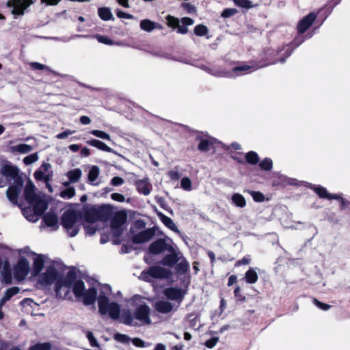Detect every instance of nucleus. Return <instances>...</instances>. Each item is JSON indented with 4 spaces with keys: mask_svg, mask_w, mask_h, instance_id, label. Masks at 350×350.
Here are the masks:
<instances>
[{
    "mask_svg": "<svg viewBox=\"0 0 350 350\" xmlns=\"http://www.w3.org/2000/svg\"><path fill=\"white\" fill-rule=\"evenodd\" d=\"M128 307L133 310L124 309L122 312V323L131 326L149 325L152 321L150 317V308L146 301V298L140 295H134L128 301Z\"/></svg>",
    "mask_w": 350,
    "mask_h": 350,
    "instance_id": "nucleus-1",
    "label": "nucleus"
},
{
    "mask_svg": "<svg viewBox=\"0 0 350 350\" xmlns=\"http://www.w3.org/2000/svg\"><path fill=\"white\" fill-rule=\"evenodd\" d=\"M70 289L72 290L75 297L82 298L85 305L93 304L96 300L97 295L94 288H90L86 290L83 281L77 280L73 272H68L63 281L58 282L56 285V292L62 297H67Z\"/></svg>",
    "mask_w": 350,
    "mask_h": 350,
    "instance_id": "nucleus-2",
    "label": "nucleus"
},
{
    "mask_svg": "<svg viewBox=\"0 0 350 350\" xmlns=\"http://www.w3.org/2000/svg\"><path fill=\"white\" fill-rule=\"evenodd\" d=\"M111 293V287L109 285L101 286L98 297V311L102 315L108 316L113 320H120L122 323L121 306L118 303L109 300Z\"/></svg>",
    "mask_w": 350,
    "mask_h": 350,
    "instance_id": "nucleus-3",
    "label": "nucleus"
},
{
    "mask_svg": "<svg viewBox=\"0 0 350 350\" xmlns=\"http://www.w3.org/2000/svg\"><path fill=\"white\" fill-rule=\"evenodd\" d=\"M62 224L70 237H75L81 226V215L75 210L66 211L62 217Z\"/></svg>",
    "mask_w": 350,
    "mask_h": 350,
    "instance_id": "nucleus-4",
    "label": "nucleus"
},
{
    "mask_svg": "<svg viewBox=\"0 0 350 350\" xmlns=\"http://www.w3.org/2000/svg\"><path fill=\"white\" fill-rule=\"evenodd\" d=\"M57 0H41L42 3L47 5H57ZM33 0H9L7 6L10 8L13 15L22 16L25 11L33 4Z\"/></svg>",
    "mask_w": 350,
    "mask_h": 350,
    "instance_id": "nucleus-5",
    "label": "nucleus"
},
{
    "mask_svg": "<svg viewBox=\"0 0 350 350\" xmlns=\"http://www.w3.org/2000/svg\"><path fill=\"white\" fill-rule=\"evenodd\" d=\"M111 211L110 206H92L86 210L85 219L87 222L93 224L99 220L106 219Z\"/></svg>",
    "mask_w": 350,
    "mask_h": 350,
    "instance_id": "nucleus-6",
    "label": "nucleus"
},
{
    "mask_svg": "<svg viewBox=\"0 0 350 350\" xmlns=\"http://www.w3.org/2000/svg\"><path fill=\"white\" fill-rule=\"evenodd\" d=\"M33 207L22 208V205H19L22 209L23 213L25 218L31 222H36L40 215L48 207L47 200H40L37 204H31Z\"/></svg>",
    "mask_w": 350,
    "mask_h": 350,
    "instance_id": "nucleus-7",
    "label": "nucleus"
},
{
    "mask_svg": "<svg viewBox=\"0 0 350 350\" xmlns=\"http://www.w3.org/2000/svg\"><path fill=\"white\" fill-rule=\"evenodd\" d=\"M171 275V272L165 268L153 266L146 271H143L139 278L146 281L150 282L152 279H163L167 278Z\"/></svg>",
    "mask_w": 350,
    "mask_h": 350,
    "instance_id": "nucleus-8",
    "label": "nucleus"
},
{
    "mask_svg": "<svg viewBox=\"0 0 350 350\" xmlns=\"http://www.w3.org/2000/svg\"><path fill=\"white\" fill-rule=\"evenodd\" d=\"M166 21L169 27L177 28V32L181 34L187 33V26L193 24V20L189 17H184L179 21L177 18L170 15L166 16Z\"/></svg>",
    "mask_w": 350,
    "mask_h": 350,
    "instance_id": "nucleus-9",
    "label": "nucleus"
},
{
    "mask_svg": "<svg viewBox=\"0 0 350 350\" xmlns=\"http://www.w3.org/2000/svg\"><path fill=\"white\" fill-rule=\"evenodd\" d=\"M58 271L54 264L48 265L44 272L40 273L36 277L37 282L41 286H46L52 284L57 278Z\"/></svg>",
    "mask_w": 350,
    "mask_h": 350,
    "instance_id": "nucleus-10",
    "label": "nucleus"
},
{
    "mask_svg": "<svg viewBox=\"0 0 350 350\" xmlns=\"http://www.w3.org/2000/svg\"><path fill=\"white\" fill-rule=\"evenodd\" d=\"M24 197L27 202L31 204H37L40 200H46V196L41 193L35 192V186L31 180L26 183Z\"/></svg>",
    "mask_w": 350,
    "mask_h": 350,
    "instance_id": "nucleus-11",
    "label": "nucleus"
},
{
    "mask_svg": "<svg viewBox=\"0 0 350 350\" xmlns=\"http://www.w3.org/2000/svg\"><path fill=\"white\" fill-rule=\"evenodd\" d=\"M186 292L178 288L170 287L167 288L163 291V295L168 299L170 300L175 306L179 308Z\"/></svg>",
    "mask_w": 350,
    "mask_h": 350,
    "instance_id": "nucleus-12",
    "label": "nucleus"
},
{
    "mask_svg": "<svg viewBox=\"0 0 350 350\" xmlns=\"http://www.w3.org/2000/svg\"><path fill=\"white\" fill-rule=\"evenodd\" d=\"M258 69V67H253L248 65L237 66L233 68L232 72L225 70L211 72V74L220 77H235L239 75V72H247Z\"/></svg>",
    "mask_w": 350,
    "mask_h": 350,
    "instance_id": "nucleus-13",
    "label": "nucleus"
},
{
    "mask_svg": "<svg viewBox=\"0 0 350 350\" xmlns=\"http://www.w3.org/2000/svg\"><path fill=\"white\" fill-rule=\"evenodd\" d=\"M23 186V182L17 178L16 185L10 187L6 191L8 200L14 204H18V198Z\"/></svg>",
    "mask_w": 350,
    "mask_h": 350,
    "instance_id": "nucleus-14",
    "label": "nucleus"
},
{
    "mask_svg": "<svg viewBox=\"0 0 350 350\" xmlns=\"http://www.w3.org/2000/svg\"><path fill=\"white\" fill-rule=\"evenodd\" d=\"M51 168V165L49 163H43L41 167L34 172V177L38 180H43L45 183L49 182L52 177V172L46 174Z\"/></svg>",
    "mask_w": 350,
    "mask_h": 350,
    "instance_id": "nucleus-15",
    "label": "nucleus"
},
{
    "mask_svg": "<svg viewBox=\"0 0 350 350\" xmlns=\"http://www.w3.org/2000/svg\"><path fill=\"white\" fill-rule=\"evenodd\" d=\"M154 308L159 313L167 314L176 310L178 308L169 300H159L155 303Z\"/></svg>",
    "mask_w": 350,
    "mask_h": 350,
    "instance_id": "nucleus-16",
    "label": "nucleus"
},
{
    "mask_svg": "<svg viewBox=\"0 0 350 350\" xmlns=\"http://www.w3.org/2000/svg\"><path fill=\"white\" fill-rule=\"evenodd\" d=\"M126 221V215L122 211L115 213L111 221V228L117 235L120 234V228Z\"/></svg>",
    "mask_w": 350,
    "mask_h": 350,
    "instance_id": "nucleus-17",
    "label": "nucleus"
},
{
    "mask_svg": "<svg viewBox=\"0 0 350 350\" xmlns=\"http://www.w3.org/2000/svg\"><path fill=\"white\" fill-rule=\"evenodd\" d=\"M172 252L170 254L166 255L161 260V264L167 267H173L181 259V253L174 250L172 247L169 248Z\"/></svg>",
    "mask_w": 350,
    "mask_h": 350,
    "instance_id": "nucleus-18",
    "label": "nucleus"
},
{
    "mask_svg": "<svg viewBox=\"0 0 350 350\" xmlns=\"http://www.w3.org/2000/svg\"><path fill=\"white\" fill-rule=\"evenodd\" d=\"M317 18L316 14L311 12L304 16L297 25V30L299 33H304L314 23Z\"/></svg>",
    "mask_w": 350,
    "mask_h": 350,
    "instance_id": "nucleus-19",
    "label": "nucleus"
},
{
    "mask_svg": "<svg viewBox=\"0 0 350 350\" xmlns=\"http://www.w3.org/2000/svg\"><path fill=\"white\" fill-rule=\"evenodd\" d=\"M1 174L10 180V179H15L18 177V169L11 164L6 163L3 165L1 169Z\"/></svg>",
    "mask_w": 350,
    "mask_h": 350,
    "instance_id": "nucleus-20",
    "label": "nucleus"
},
{
    "mask_svg": "<svg viewBox=\"0 0 350 350\" xmlns=\"http://www.w3.org/2000/svg\"><path fill=\"white\" fill-rule=\"evenodd\" d=\"M135 186L137 191L144 196H148L151 192L152 185L147 178L137 180Z\"/></svg>",
    "mask_w": 350,
    "mask_h": 350,
    "instance_id": "nucleus-21",
    "label": "nucleus"
},
{
    "mask_svg": "<svg viewBox=\"0 0 350 350\" xmlns=\"http://www.w3.org/2000/svg\"><path fill=\"white\" fill-rule=\"evenodd\" d=\"M153 235L154 232L152 230H146L135 235L133 241L136 243H142L150 241Z\"/></svg>",
    "mask_w": 350,
    "mask_h": 350,
    "instance_id": "nucleus-22",
    "label": "nucleus"
},
{
    "mask_svg": "<svg viewBox=\"0 0 350 350\" xmlns=\"http://www.w3.org/2000/svg\"><path fill=\"white\" fill-rule=\"evenodd\" d=\"M8 150L12 153L27 154L32 151L33 147L26 144H19L14 146H9Z\"/></svg>",
    "mask_w": 350,
    "mask_h": 350,
    "instance_id": "nucleus-23",
    "label": "nucleus"
},
{
    "mask_svg": "<svg viewBox=\"0 0 350 350\" xmlns=\"http://www.w3.org/2000/svg\"><path fill=\"white\" fill-rule=\"evenodd\" d=\"M166 249V244L164 240L159 239L153 242L149 247L150 253L152 254H159Z\"/></svg>",
    "mask_w": 350,
    "mask_h": 350,
    "instance_id": "nucleus-24",
    "label": "nucleus"
},
{
    "mask_svg": "<svg viewBox=\"0 0 350 350\" xmlns=\"http://www.w3.org/2000/svg\"><path fill=\"white\" fill-rule=\"evenodd\" d=\"M157 215L166 227L175 232L180 233L178 228L170 217L165 215L161 212H157Z\"/></svg>",
    "mask_w": 350,
    "mask_h": 350,
    "instance_id": "nucleus-25",
    "label": "nucleus"
},
{
    "mask_svg": "<svg viewBox=\"0 0 350 350\" xmlns=\"http://www.w3.org/2000/svg\"><path fill=\"white\" fill-rule=\"evenodd\" d=\"M43 221L48 226L53 228L54 230L58 228V219L55 214L48 213L43 217Z\"/></svg>",
    "mask_w": 350,
    "mask_h": 350,
    "instance_id": "nucleus-26",
    "label": "nucleus"
},
{
    "mask_svg": "<svg viewBox=\"0 0 350 350\" xmlns=\"http://www.w3.org/2000/svg\"><path fill=\"white\" fill-rule=\"evenodd\" d=\"M312 189L319 195L320 198H327L329 200L340 198V196L328 193L326 189L321 186H314L312 187Z\"/></svg>",
    "mask_w": 350,
    "mask_h": 350,
    "instance_id": "nucleus-27",
    "label": "nucleus"
},
{
    "mask_svg": "<svg viewBox=\"0 0 350 350\" xmlns=\"http://www.w3.org/2000/svg\"><path fill=\"white\" fill-rule=\"evenodd\" d=\"M87 143H88V144H89L93 147H95L100 150L116 154V151H114L111 148L108 146L106 144H105L102 141H100L98 139H91V140L88 141Z\"/></svg>",
    "mask_w": 350,
    "mask_h": 350,
    "instance_id": "nucleus-28",
    "label": "nucleus"
},
{
    "mask_svg": "<svg viewBox=\"0 0 350 350\" xmlns=\"http://www.w3.org/2000/svg\"><path fill=\"white\" fill-rule=\"evenodd\" d=\"M66 176L70 180V183H75L81 178L82 171L79 168L71 170L66 173Z\"/></svg>",
    "mask_w": 350,
    "mask_h": 350,
    "instance_id": "nucleus-29",
    "label": "nucleus"
},
{
    "mask_svg": "<svg viewBox=\"0 0 350 350\" xmlns=\"http://www.w3.org/2000/svg\"><path fill=\"white\" fill-rule=\"evenodd\" d=\"M158 27H159V25L148 19H144L140 22V28L145 31L150 32Z\"/></svg>",
    "mask_w": 350,
    "mask_h": 350,
    "instance_id": "nucleus-30",
    "label": "nucleus"
},
{
    "mask_svg": "<svg viewBox=\"0 0 350 350\" xmlns=\"http://www.w3.org/2000/svg\"><path fill=\"white\" fill-rule=\"evenodd\" d=\"M245 279L248 284H254L258 281V275L255 269L250 267L245 274Z\"/></svg>",
    "mask_w": 350,
    "mask_h": 350,
    "instance_id": "nucleus-31",
    "label": "nucleus"
},
{
    "mask_svg": "<svg viewBox=\"0 0 350 350\" xmlns=\"http://www.w3.org/2000/svg\"><path fill=\"white\" fill-rule=\"evenodd\" d=\"M232 203L237 207L244 208L246 206V200L243 196L236 193L231 198Z\"/></svg>",
    "mask_w": 350,
    "mask_h": 350,
    "instance_id": "nucleus-32",
    "label": "nucleus"
},
{
    "mask_svg": "<svg viewBox=\"0 0 350 350\" xmlns=\"http://www.w3.org/2000/svg\"><path fill=\"white\" fill-rule=\"evenodd\" d=\"M19 291L20 288L18 287H12L8 288L5 291L4 297L0 301V307H1L12 296L16 295Z\"/></svg>",
    "mask_w": 350,
    "mask_h": 350,
    "instance_id": "nucleus-33",
    "label": "nucleus"
},
{
    "mask_svg": "<svg viewBox=\"0 0 350 350\" xmlns=\"http://www.w3.org/2000/svg\"><path fill=\"white\" fill-rule=\"evenodd\" d=\"M189 267V262L186 260V259L183 257V254H181V259L179 260L178 264L176 267V270L179 273H185L187 272Z\"/></svg>",
    "mask_w": 350,
    "mask_h": 350,
    "instance_id": "nucleus-34",
    "label": "nucleus"
},
{
    "mask_svg": "<svg viewBox=\"0 0 350 350\" xmlns=\"http://www.w3.org/2000/svg\"><path fill=\"white\" fill-rule=\"evenodd\" d=\"M100 173V169L96 165L91 167L88 173V180L92 185H94V182L97 179Z\"/></svg>",
    "mask_w": 350,
    "mask_h": 350,
    "instance_id": "nucleus-35",
    "label": "nucleus"
},
{
    "mask_svg": "<svg viewBox=\"0 0 350 350\" xmlns=\"http://www.w3.org/2000/svg\"><path fill=\"white\" fill-rule=\"evenodd\" d=\"M98 14L103 21H109L113 18V14L109 8H100L98 10Z\"/></svg>",
    "mask_w": 350,
    "mask_h": 350,
    "instance_id": "nucleus-36",
    "label": "nucleus"
},
{
    "mask_svg": "<svg viewBox=\"0 0 350 350\" xmlns=\"http://www.w3.org/2000/svg\"><path fill=\"white\" fill-rule=\"evenodd\" d=\"M215 142H216V139H201L200 142L199 143V144L198 146V148L200 151L206 152L209 150L210 146H212Z\"/></svg>",
    "mask_w": 350,
    "mask_h": 350,
    "instance_id": "nucleus-37",
    "label": "nucleus"
},
{
    "mask_svg": "<svg viewBox=\"0 0 350 350\" xmlns=\"http://www.w3.org/2000/svg\"><path fill=\"white\" fill-rule=\"evenodd\" d=\"M246 161L252 165H255L258 163L259 158L258 154L254 151H250L245 155Z\"/></svg>",
    "mask_w": 350,
    "mask_h": 350,
    "instance_id": "nucleus-38",
    "label": "nucleus"
},
{
    "mask_svg": "<svg viewBox=\"0 0 350 350\" xmlns=\"http://www.w3.org/2000/svg\"><path fill=\"white\" fill-rule=\"evenodd\" d=\"M51 344L49 342L36 343L29 348V350H51Z\"/></svg>",
    "mask_w": 350,
    "mask_h": 350,
    "instance_id": "nucleus-39",
    "label": "nucleus"
},
{
    "mask_svg": "<svg viewBox=\"0 0 350 350\" xmlns=\"http://www.w3.org/2000/svg\"><path fill=\"white\" fill-rule=\"evenodd\" d=\"M194 33L198 36H204L208 33V29L204 25H198L194 28Z\"/></svg>",
    "mask_w": 350,
    "mask_h": 350,
    "instance_id": "nucleus-40",
    "label": "nucleus"
},
{
    "mask_svg": "<svg viewBox=\"0 0 350 350\" xmlns=\"http://www.w3.org/2000/svg\"><path fill=\"white\" fill-rule=\"evenodd\" d=\"M90 133L94 136H95V137H96L98 138H100V139H103L111 141L110 135L107 133H106V132H105L103 131L92 130Z\"/></svg>",
    "mask_w": 350,
    "mask_h": 350,
    "instance_id": "nucleus-41",
    "label": "nucleus"
},
{
    "mask_svg": "<svg viewBox=\"0 0 350 350\" xmlns=\"http://www.w3.org/2000/svg\"><path fill=\"white\" fill-rule=\"evenodd\" d=\"M247 191L248 192V193L251 195V196L252 197L253 200L255 202H262L265 200V196L262 192L250 190H248Z\"/></svg>",
    "mask_w": 350,
    "mask_h": 350,
    "instance_id": "nucleus-42",
    "label": "nucleus"
},
{
    "mask_svg": "<svg viewBox=\"0 0 350 350\" xmlns=\"http://www.w3.org/2000/svg\"><path fill=\"white\" fill-rule=\"evenodd\" d=\"M39 159L38 153L36 152L25 157L23 159V162L26 165H31L36 163Z\"/></svg>",
    "mask_w": 350,
    "mask_h": 350,
    "instance_id": "nucleus-43",
    "label": "nucleus"
},
{
    "mask_svg": "<svg viewBox=\"0 0 350 350\" xmlns=\"http://www.w3.org/2000/svg\"><path fill=\"white\" fill-rule=\"evenodd\" d=\"M75 195V190L73 187H68L60 193V196L66 199H71Z\"/></svg>",
    "mask_w": 350,
    "mask_h": 350,
    "instance_id": "nucleus-44",
    "label": "nucleus"
},
{
    "mask_svg": "<svg viewBox=\"0 0 350 350\" xmlns=\"http://www.w3.org/2000/svg\"><path fill=\"white\" fill-rule=\"evenodd\" d=\"M236 5L245 9H249L253 7L252 3L249 0H234Z\"/></svg>",
    "mask_w": 350,
    "mask_h": 350,
    "instance_id": "nucleus-45",
    "label": "nucleus"
},
{
    "mask_svg": "<svg viewBox=\"0 0 350 350\" xmlns=\"http://www.w3.org/2000/svg\"><path fill=\"white\" fill-rule=\"evenodd\" d=\"M260 167L263 170H270L273 167V162L271 159L266 158L260 162Z\"/></svg>",
    "mask_w": 350,
    "mask_h": 350,
    "instance_id": "nucleus-46",
    "label": "nucleus"
},
{
    "mask_svg": "<svg viewBox=\"0 0 350 350\" xmlns=\"http://www.w3.org/2000/svg\"><path fill=\"white\" fill-rule=\"evenodd\" d=\"M181 187L186 191L191 190V181L188 177H184L180 182Z\"/></svg>",
    "mask_w": 350,
    "mask_h": 350,
    "instance_id": "nucleus-47",
    "label": "nucleus"
},
{
    "mask_svg": "<svg viewBox=\"0 0 350 350\" xmlns=\"http://www.w3.org/2000/svg\"><path fill=\"white\" fill-rule=\"evenodd\" d=\"M114 339L122 343H128L131 340V339L127 335L120 333L116 334L114 335Z\"/></svg>",
    "mask_w": 350,
    "mask_h": 350,
    "instance_id": "nucleus-48",
    "label": "nucleus"
},
{
    "mask_svg": "<svg viewBox=\"0 0 350 350\" xmlns=\"http://www.w3.org/2000/svg\"><path fill=\"white\" fill-rule=\"evenodd\" d=\"M87 338H88L92 347H99V344L97 342V340H96L92 332H88Z\"/></svg>",
    "mask_w": 350,
    "mask_h": 350,
    "instance_id": "nucleus-49",
    "label": "nucleus"
},
{
    "mask_svg": "<svg viewBox=\"0 0 350 350\" xmlns=\"http://www.w3.org/2000/svg\"><path fill=\"white\" fill-rule=\"evenodd\" d=\"M96 38L97 40L100 43H103V44H105L107 45L113 44V41L106 36H96Z\"/></svg>",
    "mask_w": 350,
    "mask_h": 350,
    "instance_id": "nucleus-50",
    "label": "nucleus"
},
{
    "mask_svg": "<svg viewBox=\"0 0 350 350\" xmlns=\"http://www.w3.org/2000/svg\"><path fill=\"white\" fill-rule=\"evenodd\" d=\"M111 199L114 201L123 202L125 201V197L119 193H113L111 195Z\"/></svg>",
    "mask_w": 350,
    "mask_h": 350,
    "instance_id": "nucleus-51",
    "label": "nucleus"
},
{
    "mask_svg": "<svg viewBox=\"0 0 350 350\" xmlns=\"http://www.w3.org/2000/svg\"><path fill=\"white\" fill-rule=\"evenodd\" d=\"M116 15L120 18H126V19H132V18H133V15H131L130 14H128V13H126V12H122V11L119 10H118L116 11Z\"/></svg>",
    "mask_w": 350,
    "mask_h": 350,
    "instance_id": "nucleus-52",
    "label": "nucleus"
},
{
    "mask_svg": "<svg viewBox=\"0 0 350 350\" xmlns=\"http://www.w3.org/2000/svg\"><path fill=\"white\" fill-rule=\"evenodd\" d=\"M74 133H75L74 131H71L70 129H66L65 131L57 134L56 137L59 139H65L67 137H68L69 135L73 134Z\"/></svg>",
    "mask_w": 350,
    "mask_h": 350,
    "instance_id": "nucleus-53",
    "label": "nucleus"
},
{
    "mask_svg": "<svg viewBox=\"0 0 350 350\" xmlns=\"http://www.w3.org/2000/svg\"><path fill=\"white\" fill-rule=\"evenodd\" d=\"M237 13V10L234 8L226 9L223 11L221 16L223 17H229Z\"/></svg>",
    "mask_w": 350,
    "mask_h": 350,
    "instance_id": "nucleus-54",
    "label": "nucleus"
},
{
    "mask_svg": "<svg viewBox=\"0 0 350 350\" xmlns=\"http://www.w3.org/2000/svg\"><path fill=\"white\" fill-rule=\"evenodd\" d=\"M29 65H30L31 68L34 70H44V69L47 68V67L45 65L42 64L38 62H31L29 64Z\"/></svg>",
    "mask_w": 350,
    "mask_h": 350,
    "instance_id": "nucleus-55",
    "label": "nucleus"
},
{
    "mask_svg": "<svg viewBox=\"0 0 350 350\" xmlns=\"http://www.w3.org/2000/svg\"><path fill=\"white\" fill-rule=\"evenodd\" d=\"M131 340H132L133 344L135 347H146L145 342L144 340H142V339L139 338H135L133 339H131Z\"/></svg>",
    "mask_w": 350,
    "mask_h": 350,
    "instance_id": "nucleus-56",
    "label": "nucleus"
},
{
    "mask_svg": "<svg viewBox=\"0 0 350 350\" xmlns=\"http://www.w3.org/2000/svg\"><path fill=\"white\" fill-rule=\"evenodd\" d=\"M218 342V338H213L206 341V346L208 348H213Z\"/></svg>",
    "mask_w": 350,
    "mask_h": 350,
    "instance_id": "nucleus-57",
    "label": "nucleus"
},
{
    "mask_svg": "<svg viewBox=\"0 0 350 350\" xmlns=\"http://www.w3.org/2000/svg\"><path fill=\"white\" fill-rule=\"evenodd\" d=\"M124 179L119 176H115L111 179V184L113 186H119L124 183Z\"/></svg>",
    "mask_w": 350,
    "mask_h": 350,
    "instance_id": "nucleus-58",
    "label": "nucleus"
},
{
    "mask_svg": "<svg viewBox=\"0 0 350 350\" xmlns=\"http://www.w3.org/2000/svg\"><path fill=\"white\" fill-rule=\"evenodd\" d=\"M168 176L172 180H178L180 178V174L178 170H172L168 172Z\"/></svg>",
    "mask_w": 350,
    "mask_h": 350,
    "instance_id": "nucleus-59",
    "label": "nucleus"
},
{
    "mask_svg": "<svg viewBox=\"0 0 350 350\" xmlns=\"http://www.w3.org/2000/svg\"><path fill=\"white\" fill-rule=\"evenodd\" d=\"M251 262V258L250 256H245L241 260L237 261L235 264L237 267L240 266L241 265H248Z\"/></svg>",
    "mask_w": 350,
    "mask_h": 350,
    "instance_id": "nucleus-60",
    "label": "nucleus"
},
{
    "mask_svg": "<svg viewBox=\"0 0 350 350\" xmlns=\"http://www.w3.org/2000/svg\"><path fill=\"white\" fill-rule=\"evenodd\" d=\"M314 302L319 308L323 310H327L330 308L329 305L320 302L317 299H314Z\"/></svg>",
    "mask_w": 350,
    "mask_h": 350,
    "instance_id": "nucleus-61",
    "label": "nucleus"
},
{
    "mask_svg": "<svg viewBox=\"0 0 350 350\" xmlns=\"http://www.w3.org/2000/svg\"><path fill=\"white\" fill-rule=\"evenodd\" d=\"M80 122L82 124L87 125L90 124L91 120L88 116H83L80 118Z\"/></svg>",
    "mask_w": 350,
    "mask_h": 350,
    "instance_id": "nucleus-62",
    "label": "nucleus"
},
{
    "mask_svg": "<svg viewBox=\"0 0 350 350\" xmlns=\"http://www.w3.org/2000/svg\"><path fill=\"white\" fill-rule=\"evenodd\" d=\"M9 180L6 178V177H4L3 174H0V187H4L7 185Z\"/></svg>",
    "mask_w": 350,
    "mask_h": 350,
    "instance_id": "nucleus-63",
    "label": "nucleus"
},
{
    "mask_svg": "<svg viewBox=\"0 0 350 350\" xmlns=\"http://www.w3.org/2000/svg\"><path fill=\"white\" fill-rule=\"evenodd\" d=\"M85 230L87 234L92 235L96 232V228L90 226H85Z\"/></svg>",
    "mask_w": 350,
    "mask_h": 350,
    "instance_id": "nucleus-64",
    "label": "nucleus"
}]
</instances>
